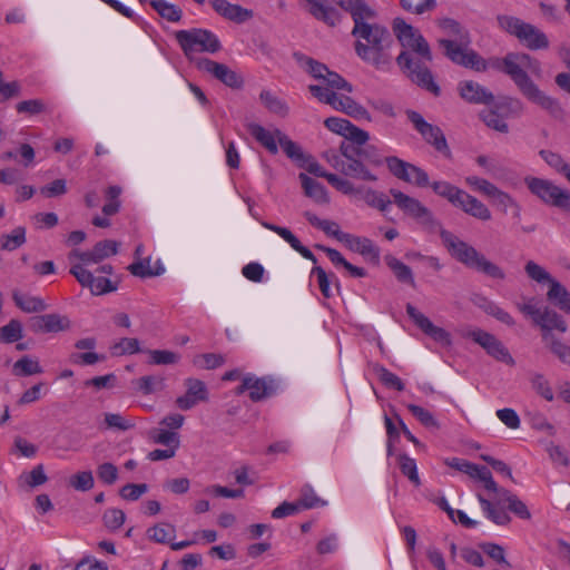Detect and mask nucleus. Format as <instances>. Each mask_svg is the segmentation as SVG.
Segmentation results:
<instances>
[{
    "instance_id": "9",
    "label": "nucleus",
    "mask_w": 570,
    "mask_h": 570,
    "mask_svg": "<svg viewBox=\"0 0 570 570\" xmlns=\"http://www.w3.org/2000/svg\"><path fill=\"white\" fill-rule=\"evenodd\" d=\"M497 21L501 30L514 36L523 46L531 50L547 49L549 47V39L544 32L517 17L501 14L498 16Z\"/></svg>"
},
{
    "instance_id": "51",
    "label": "nucleus",
    "mask_w": 570,
    "mask_h": 570,
    "mask_svg": "<svg viewBox=\"0 0 570 570\" xmlns=\"http://www.w3.org/2000/svg\"><path fill=\"white\" fill-rule=\"evenodd\" d=\"M146 353L151 365H171L180 361V354L169 350H147Z\"/></svg>"
},
{
    "instance_id": "12",
    "label": "nucleus",
    "mask_w": 570,
    "mask_h": 570,
    "mask_svg": "<svg viewBox=\"0 0 570 570\" xmlns=\"http://www.w3.org/2000/svg\"><path fill=\"white\" fill-rule=\"evenodd\" d=\"M488 108L482 112L485 125L499 132H508L507 118L522 111V102L512 97H501L498 100H490Z\"/></svg>"
},
{
    "instance_id": "61",
    "label": "nucleus",
    "mask_w": 570,
    "mask_h": 570,
    "mask_svg": "<svg viewBox=\"0 0 570 570\" xmlns=\"http://www.w3.org/2000/svg\"><path fill=\"white\" fill-rule=\"evenodd\" d=\"M104 524L110 531L118 530L126 521V514L121 509H107L102 517Z\"/></svg>"
},
{
    "instance_id": "38",
    "label": "nucleus",
    "mask_w": 570,
    "mask_h": 570,
    "mask_svg": "<svg viewBox=\"0 0 570 570\" xmlns=\"http://www.w3.org/2000/svg\"><path fill=\"white\" fill-rule=\"evenodd\" d=\"M244 391L248 392V395L253 401H259L269 395L271 386H268L266 381L262 379L245 376L243 379V384L238 387V393Z\"/></svg>"
},
{
    "instance_id": "23",
    "label": "nucleus",
    "mask_w": 570,
    "mask_h": 570,
    "mask_svg": "<svg viewBox=\"0 0 570 570\" xmlns=\"http://www.w3.org/2000/svg\"><path fill=\"white\" fill-rule=\"evenodd\" d=\"M324 125L330 131L354 144L364 145L368 140V134L351 124L347 119L330 117L325 119Z\"/></svg>"
},
{
    "instance_id": "14",
    "label": "nucleus",
    "mask_w": 570,
    "mask_h": 570,
    "mask_svg": "<svg viewBox=\"0 0 570 570\" xmlns=\"http://www.w3.org/2000/svg\"><path fill=\"white\" fill-rule=\"evenodd\" d=\"M444 464L469 475L476 483L475 493L478 491L484 493L487 490H497V482L485 466L459 458H448L444 460Z\"/></svg>"
},
{
    "instance_id": "10",
    "label": "nucleus",
    "mask_w": 570,
    "mask_h": 570,
    "mask_svg": "<svg viewBox=\"0 0 570 570\" xmlns=\"http://www.w3.org/2000/svg\"><path fill=\"white\" fill-rule=\"evenodd\" d=\"M89 267L70 265V273L81 286L89 288L92 295H104L117 291L118 281L111 277L114 269L110 264L100 265L95 273Z\"/></svg>"
},
{
    "instance_id": "18",
    "label": "nucleus",
    "mask_w": 570,
    "mask_h": 570,
    "mask_svg": "<svg viewBox=\"0 0 570 570\" xmlns=\"http://www.w3.org/2000/svg\"><path fill=\"white\" fill-rule=\"evenodd\" d=\"M248 135L254 138L267 151L275 155L278 153V145L284 132L274 126L265 127L258 122L252 121L245 125Z\"/></svg>"
},
{
    "instance_id": "41",
    "label": "nucleus",
    "mask_w": 570,
    "mask_h": 570,
    "mask_svg": "<svg viewBox=\"0 0 570 570\" xmlns=\"http://www.w3.org/2000/svg\"><path fill=\"white\" fill-rule=\"evenodd\" d=\"M357 195L371 207L379 209L382 213H386L391 207L390 198L382 191L372 188H360Z\"/></svg>"
},
{
    "instance_id": "2",
    "label": "nucleus",
    "mask_w": 570,
    "mask_h": 570,
    "mask_svg": "<svg viewBox=\"0 0 570 570\" xmlns=\"http://www.w3.org/2000/svg\"><path fill=\"white\" fill-rule=\"evenodd\" d=\"M393 31L405 49L399 57V65L409 72L411 79L419 86L438 95L439 86L425 66L431 60L429 43L413 26L403 19L396 18L393 21Z\"/></svg>"
},
{
    "instance_id": "46",
    "label": "nucleus",
    "mask_w": 570,
    "mask_h": 570,
    "mask_svg": "<svg viewBox=\"0 0 570 570\" xmlns=\"http://www.w3.org/2000/svg\"><path fill=\"white\" fill-rule=\"evenodd\" d=\"M474 304L483 309L487 314L495 317L498 321L511 326L514 324L512 316L498 306L494 302L485 297L478 296L474 298Z\"/></svg>"
},
{
    "instance_id": "1",
    "label": "nucleus",
    "mask_w": 570,
    "mask_h": 570,
    "mask_svg": "<svg viewBox=\"0 0 570 570\" xmlns=\"http://www.w3.org/2000/svg\"><path fill=\"white\" fill-rule=\"evenodd\" d=\"M299 61L302 68L317 81L309 85L308 89L320 102L357 120L370 119L367 110L351 96L352 85L342 76L311 58H302Z\"/></svg>"
},
{
    "instance_id": "56",
    "label": "nucleus",
    "mask_w": 570,
    "mask_h": 570,
    "mask_svg": "<svg viewBox=\"0 0 570 570\" xmlns=\"http://www.w3.org/2000/svg\"><path fill=\"white\" fill-rule=\"evenodd\" d=\"M23 327L20 321L11 320L7 325L0 327V342L14 343L22 338Z\"/></svg>"
},
{
    "instance_id": "64",
    "label": "nucleus",
    "mask_w": 570,
    "mask_h": 570,
    "mask_svg": "<svg viewBox=\"0 0 570 570\" xmlns=\"http://www.w3.org/2000/svg\"><path fill=\"white\" fill-rule=\"evenodd\" d=\"M279 147L284 150V153L287 155V157H289L291 159L296 161L298 165L306 157L304 155L302 148L296 142H294L292 139H289L285 132L281 139L279 145H278V148Z\"/></svg>"
},
{
    "instance_id": "54",
    "label": "nucleus",
    "mask_w": 570,
    "mask_h": 570,
    "mask_svg": "<svg viewBox=\"0 0 570 570\" xmlns=\"http://www.w3.org/2000/svg\"><path fill=\"white\" fill-rule=\"evenodd\" d=\"M26 243V229L16 227L11 233L1 236L0 246L4 250H14Z\"/></svg>"
},
{
    "instance_id": "24",
    "label": "nucleus",
    "mask_w": 570,
    "mask_h": 570,
    "mask_svg": "<svg viewBox=\"0 0 570 570\" xmlns=\"http://www.w3.org/2000/svg\"><path fill=\"white\" fill-rule=\"evenodd\" d=\"M185 394L176 399V404L180 410L187 411L200 402L208 400V390L204 382L197 379H187L185 381Z\"/></svg>"
},
{
    "instance_id": "19",
    "label": "nucleus",
    "mask_w": 570,
    "mask_h": 570,
    "mask_svg": "<svg viewBox=\"0 0 570 570\" xmlns=\"http://www.w3.org/2000/svg\"><path fill=\"white\" fill-rule=\"evenodd\" d=\"M407 117L426 142L431 144L440 153H448V145L440 128L426 122L416 111H407Z\"/></svg>"
},
{
    "instance_id": "7",
    "label": "nucleus",
    "mask_w": 570,
    "mask_h": 570,
    "mask_svg": "<svg viewBox=\"0 0 570 570\" xmlns=\"http://www.w3.org/2000/svg\"><path fill=\"white\" fill-rule=\"evenodd\" d=\"M440 28L449 35L459 36L456 40L442 39L441 46L445 50V55L455 63L462 65L474 70H484L485 62L469 47V40L465 32H462L456 21L452 19H441Z\"/></svg>"
},
{
    "instance_id": "59",
    "label": "nucleus",
    "mask_w": 570,
    "mask_h": 570,
    "mask_svg": "<svg viewBox=\"0 0 570 570\" xmlns=\"http://www.w3.org/2000/svg\"><path fill=\"white\" fill-rule=\"evenodd\" d=\"M153 8L165 19L176 22L181 17V10L166 0H151Z\"/></svg>"
},
{
    "instance_id": "3",
    "label": "nucleus",
    "mask_w": 570,
    "mask_h": 570,
    "mask_svg": "<svg viewBox=\"0 0 570 570\" xmlns=\"http://www.w3.org/2000/svg\"><path fill=\"white\" fill-rule=\"evenodd\" d=\"M503 71L510 76L523 97L539 107L556 112L559 110L558 101L542 91L528 76L542 77L541 63L538 59L519 52L508 53L503 60Z\"/></svg>"
},
{
    "instance_id": "58",
    "label": "nucleus",
    "mask_w": 570,
    "mask_h": 570,
    "mask_svg": "<svg viewBox=\"0 0 570 570\" xmlns=\"http://www.w3.org/2000/svg\"><path fill=\"white\" fill-rule=\"evenodd\" d=\"M540 156L551 168L563 174L570 181V165H568L559 154L550 150H541Z\"/></svg>"
},
{
    "instance_id": "21",
    "label": "nucleus",
    "mask_w": 570,
    "mask_h": 570,
    "mask_svg": "<svg viewBox=\"0 0 570 570\" xmlns=\"http://www.w3.org/2000/svg\"><path fill=\"white\" fill-rule=\"evenodd\" d=\"M410 318L420 327L429 337H431L439 346L450 347L452 344L451 335L444 328L433 324L424 314L413 306H407Z\"/></svg>"
},
{
    "instance_id": "52",
    "label": "nucleus",
    "mask_w": 570,
    "mask_h": 570,
    "mask_svg": "<svg viewBox=\"0 0 570 570\" xmlns=\"http://www.w3.org/2000/svg\"><path fill=\"white\" fill-rule=\"evenodd\" d=\"M531 387L546 401L552 402L554 393L549 380L541 373H532L530 376Z\"/></svg>"
},
{
    "instance_id": "47",
    "label": "nucleus",
    "mask_w": 570,
    "mask_h": 570,
    "mask_svg": "<svg viewBox=\"0 0 570 570\" xmlns=\"http://www.w3.org/2000/svg\"><path fill=\"white\" fill-rule=\"evenodd\" d=\"M464 183L468 187H470L473 191H476L491 200L493 196L499 190V187L491 183L490 180L479 177L476 175H468L464 178Z\"/></svg>"
},
{
    "instance_id": "16",
    "label": "nucleus",
    "mask_w": 570,
    "mask_h": 570,
    "mask_svg": "<svg viewBox=\"0 0 570 570\" xmlns=\"http://www.w3.org/2000/svg\"><path fill=\"white\" fill-rule=\"evenodd\" d=\"M118 252V244L114 240H102L97 243L91 250L73 249L68 255V261L71 266H91L99 264L105 258L116 255Z\"/></svg>"
},
{
    "instance_id": "27",
    "label": "nucleus",
    "mask_w": 570,
    "mask_h": 570,
    "mask_svg": "<svg viewBox=\"0 0 570 570\" xmlns=\"http://www.w3.org/2000/svg\"><path fill=\"white\" fill-rule=\"evenodd\" d=\"M216 13L223 18L240 23L252 18V11L227 0L209 1Z\"/></svg>"
},
{
    "instance_id": "40",
    "label": "nucleus",
    "mask_w": 570,
    "mask_h": 570,
    "mask_svg": "<svg viewBox=\"0 0 570 570\" xmlns=\"http://www.w3.org/2000/svg\"><path fill=\"white\" fill-rule=\"evenodd\" d=\"M490 202L503 214L511 213L514 217H520L521 215L520 204L510 194L500 188Z\"/></svg>"
},
{
    "instance_id": "43",
    "label": "nucleus",
    "mask_w": 570,
    "mask_h": 570,
    "mask_svg": "<svg viewBox=\"0 0 570 570\" xmlns=\"http://www.w3.org/2000/svg\"><path fill=\"white\" fill-rule=\"evenodd\" d=\"M474 304L483 309L487 314L495 317L498 321L511 326L514 324L512 316L498 306L494 302L485 297L478 296L474 298Z\"/></svg>"
},
{
    "instance_id": "26",
    "label": "nucleus",
    "mask_w": 570,
    "mask_h": 570,
    "mask_svg": "<svg viewBox=\"0 0 570 570\" xmlns=\"http://www.w3.org/2000/svg\"><path fill=\"white\" fill-rule=\"evenodd\" d=\"M341 243L352 252L361 254L367 261H377L380 253L374 243L361 236L346 234L341 236Z\"/></svg>"
},
{
    "instance_id": "30",
    "label": "nucleus",
    "mask_w": 570,
    "mask_h": 570,
    "mask_svg": "<svg viewBox=\"0 0 570 570\" xmlns=\"http://www.w3.org/2000/svg\"><path fill=\"white\" fill-rule=\"evenodd\" d=\"M547 299L558 309L570 314V292L557 278L547 287Z\"/></svg>"
},
{
    "instance_id": "63",
    "label": "nucleus",
    "mask_w": 570,
    "mask_h": 570,
    "mask_svg": "<svg viewBox=\"0 0 570 570\" xmlns=\"http://www.w3.org/2000/svg\"><path fill=\"white\" fill-rule=\"evenodd\" d=\"M69 484L77 491H89L95 484L94 475L90 471H81L69 479Z\"/></svg>"
},
{
    "instance_id": "5",
    "label": "nucleus",
    "mask_w": 570,
    "mask_h": 570,
    "mask_svg": "<svg viewBox=\"0 0 570 570\" xmlns=\"http://www.w3.org/2000/svg\"><path fill=\"white\" fill-rule=\"evenodd\" d=\"M476 499L482 514L497 525H507L511 521L508 511L501 507V503H507L508 509L520 519L529 520L531 518V513L525 503L498 484L497 490H487L484 493L478 491Z\"/></svg>"
},
{
    "instance_id": "50",
    "label": "nucleus",
    "mask_w": 570,
    "mask_h": 570,
    "mask_svg": "<svg viewBox=\"0 0 570 570\" xmlns=\"http://www.w3.org/2000/svg\"><path fill=\"white\" fill-rule=\"evenodd\" d=\"M150 438L157 444H161L176 450H178L180 445L178 433L170 431L161 425L150 432Z\"/></svg>"
},
{
    "instance_id": "33",
    "label": "nucleus",
    "mask_w": 570,
    "mask_h": 570,
    "mask_svg": "<svg viewBox=\"0 0 570 570\" xmlns=\"http://www.w3.org/2000/svg\"><path fill=\"white\" fill-rule=\"evenodd\" d=\"M261 225L277 234L284 242H286L295 252L299 253L306 259H314L313 253L303 246L298 238L286 227H282L275 224H271L268 222H261Z\"/></svg>"
},
{
    "instance_id": "22",
    "label": "nucleus",
    "mask_w": 570,
    "mask_h": 570,
    "mask_svg": "<svg viewBox=\"0 0 570 570\" xmlns=\"http://www.w3.org/2000/svg\"><path fill=\"white\" fill-rule=\"evenodd\" d=\"M196 67L200 71L209 73L228 87L237 88L243 83L242 77L227 65L219 63L210 59H199L196 61Z\"/></svg>"
},
{
    "instance_id": "62",
    "label": "nucleus",
    "mask_w": 570,
    "mask_h": 570,
    "mask_svg": "<svg viewBox=\"0 0 570 570\" xmlns=\"http://www.w3.org/2000/svg\"><path fill=\"white\" fill-rule=\"evenodd\" d=\"M224 363V357L219 354H199L193 358V364L200 370H213Z\"/></svg>"
},
{
    "instance_id": "8",
    "label": "nucleus",
    "mask_w": 570,
    "mask_h": 570,
    "mask_svg": "<svg viewBox=\"0 0 570 570\" xmlns=\"http://www.w3.org/2000/svg\"><path fill=\"white\" fill-rule=\"evenodd\" d=\"M441 238L450 254L459 262L492 278H504V272L498 265L487 259L471 245L445 230L441 233Z\"/></svg>"
},
{
    "instance_id": "45",
    "label": "nucleus",
    "mask_w": 570,
    "mask_h": 570,
    "mask_svg": "<svg viewBox=\"0 0 570 570\" xmlns=\"http://www.w3.org/2000/svg\"><path fill=\"white\" fill-rule=\"evenodd\" d=\"M474 304L483 309L487 314L495 317L498 321L511 326L514 324L512 316L498 306L494 302L485 297L478 296L474 298Z\"/></svg>"
},
{
    "instance_id": "32",
    "label": "nucleus",
    "mask_w": 570,
    "mask_h": 570,
    "mask_svg": "<svg viewBox=\"0 0 570 570\" xmlns=\"http://www.w3.org/2000/svg\"><path fill=\"white\" fill-rule=\"evenodd\" d=\"M328 163L335 169L341 170L345 175L368 181H375L377 179V177L358 160H352L347 166H345L338 156H334L328 158Z\"/></svg>"
},
{
    "instance_id": "37",
    "label": "nucleus",
    "mask_w": 570,
    "mask_h": 570,
    "mask_svg": "<svg viewBox=\"0 0 570 570\" xmlns=\"http://www.w3.org/2000/svg\"><path fill=\"white\" fill-rule=\"evenodd\" d=\"M16 305L26 313L42 312L48 307V304L39 296L14 291L12 294Z\"/></svg>"
},
{
    "instance_id": "25",
    "label": "nucleus",
    "mask_w": 570,
    "mask_h": 570,
    "mask_svg": "<svg viewBox=\"0 0 570 570\" xmlns=\"http://www.w3.org/2000/svg\"><path fill=\"white\" fill-rule=\"evenodd\" d=\"M336 4L343 10L351 13L354 28L368 27L370 23L376 17V11L371 8L364 0H334Z\"/></svg>"
},
{
    "instance_id": "35",
    "label": "nucleus",
    "mask_w": 570,
    "mask_h": 570,
    "mask_svg": "<svg viewBox=\"0 0 570 570\" xmlns=\"http://www.w3.org/2000/svg\"><path fill=\"white\" fill-rule=\"evenodd\" d=\"M129 272L138 277H154L165 273V266L160 259L151 261L150 256H147L140 261H134L128 266Z\"/></svg>"
},
{
    "instance_id": "60",
    "label": "nucleus",
    "mask_w": 570,
    "mask_h": 570,
    "mask_svg": "<svg viewBox=\"0 0 570 570\" xmlns=\"http://www.w3.org/2000/svg\"><path fill=\"white\" fill-rule=\"evenodd\" d=\"M174 533L175 528L167 523H159L147 530L148 538L159 543L168 542Z\"/></svg>"
},
{
    "instance_id": "48",
    "label": "nucleus",
    "mask_w": 570,
    "mask_h": 570,
    "mask_svg": "<svg viewBox=\"0 0 570 570\" xmlns=\"http://www.w3.org/2000/svg\"><path fill=\"white\" fill-rule=\"evenodd\" d=\"M145 352L140 342L134 337H122L110 345V353L114 356L131 355Z\"/></svg>"
},
{
    "instance_id": "17",
    "label": "nucleus",
    "mask_w": 570,
    "mask_h": 570,
    "mask_svg": "<svg viewBox=\"0 0 570 570\" xmlns=\"http://www.w3.org/2000/svg\"><path fill=\"white\" fill-rule=\"evenodd\" d=\"M386 165L396 178L407 184L416 187H426L429 185V175L420 167L397 157H387Z\"/></svg>"
},
{
    "instance_id": "11",
    "label": "nucleus",
    "mask_w": 570,
    "mask_h": 570,
    "mask_svg": "<svg viewBox=\"0 0 570 570\" xmlns=\"http://www.w3.org/2000/svg\"><path fill=\"white\" fill-rule=\"evenodd\" d=\"M176 39L188 59L195 62L198 60L196 55L202 52L214 53L220 47L218 38L205 29L178 31Z\"/></svg>"
},
{
    "instance_id": "57",
    "label": "nucleus",
    "mask_w": 570,
    "mask_h": 570,
    "mask_svg": "<svg viewBox=\"0 0 570 570\" xmlns=\"http://www.w3.org/2000/svg\"><path fill=\"white\" fill-rule=\"evenodd\" d=\"M399 465L402 473L415 485H421V480L419 476L417 465L414 459L410 458L406 454L399 455Z\"/></svg>"
},
{
    "instance_id": "15",
    "label": "nucleus",
    "mask_w": 570,
    "mask_h": 570,
    "mask_svg": "<svg viewBox=\"0 0 570 570\" xmlns=\"http://www.w3.org/2000/svg\"><path fill=\"white\" fill-rule=\"evenodd\" d=\"M390 194L394 204L406 216L415 219L419 224L431 227L434 225L432 212L424 206L419 199L411 197L399 189H391Z\"/></svg>"
},
{
    "instance_id": "53",
    "label": "nucleus",
    "mask_w": 570,
    "mask_h": 570,
    "mask_svg": "<svg viewBox=\"0 0 570 570\" xmlns=\"http://www.w3.org/2000/svg\"><path fill=\"white\" fill-rule=\"evenodd\" d=\"M263 105L273 114L285 117L288 114V106L284 100L275 96L271 91H263L261 94Z\"/></svg>"
},
{
    "instance_id": "49",
    "label": "nucleus",
    "mask_w": 570,
    "mask_h": 570,
    "mask_svg": "<svg viewBox=\"0 0 570 570\" xmlns=\"http://www.w3.org/2000/svg\"><path fill=\"white\" fill-rule=\"evenodd\" d=\"M12 372L17 376H30L41 374L43 368L37 358L22 356L13 364Z\"/></svg>"
},
{
    "instance_id": "34",
    "label": "nucleus",
    "mask_w": 570,
    "mask_h": 570,
    "mask_svg": "<svg viewBox=\"0 0 570 570\" xmlns=\"http://www.w3.org/2000/svg\"><path fill=\"white\" fill-rule=\"evenodd\" d=\"M304 194L311 198L314 203L320 205H326L330 203V196L326 188L314 178L305 173L298 175Z\"/></svg>"
},
{
    "instance_id": "36",
    "label": "nucleus",
    "mask_w": 570,
    "mask_h": 570,
    "mask_svg": "<svg viewBox=\"0 0 570 570\" xmlns=\"http://www.w3.org/2000/svg\"><path fill=\"white\" fill-rule=\"evenodd\" d=\"M459 89L461 97L470 102L489 104L492 99L491 94L473 81H462Z\"/></svg>"
},
{
    "instance_id": "4",
    "label": "nucleus",
    "mask_w": 570,
    "mask_h": 570,
    "mask_svg": "<svg viewBox=\"0 0 570 570\" xmlns=\"http://www.w3.org/2000/svg\"><path fill=\"white\" fill-rule=\"evenodd\" d=\"M518 308L541 327L543 331V341L547 343L552 354L563 364L570 366V345L556 338L551 334L552 331H559L561 333L567 331V324L563 317L535 297L523 298V301L518 304Z\"/></svg>"
},
{
    "instance_id": "44",
    "label": "nucleus",
    "mask_w": 570,
    "mask_h": 570,
    "mask_svg": "<svg viewBox=\"0 0 570 570\" xmlns=\"http://www.w3.org/2000/svg\"><path fill=\"white\" fill-rule=\"evenodd\" d=\"M474 304L483 309L487 314L495 317L498 321L511 326L514 324L512 316L498 306L494 302L485 297L478 296L474 298Z\"/></svg>"
},
{
    "instance_id": "6",
    "label": "nucleus",
    "mask_w": 570,
    "mask_h": 570,
    "mask_svg": "<svg viewBox=\"0 0 570 570\" xmlns=\"http://www.w3.org/2000/svg\"><path fill=\"white\" fill-rule=\"evenodd\" d=\"M356 38L355 51L366 62L380 66L389 60L391 37L389 31L379 24L353 28Z\"/></svg>"
},
{
    "instance_id": "20",
    "label": "nucleus",
    "mask_w": 570,
    "mask_h": 570,
    "mask_svg": "<svg viewBox=\"0 0 570 570\" xmlns=\"http://www.w3.org/2000/svg\"><path fill=\"white\" fill-rule=\"evenodd\" d=\"M470 336L495 360L508 365L514 364V358L511 356L508 348L492 334L482 330H475L470 333Z\"/></svg>"
},
{
    "instance_id": "31",
    "label": "nucleus",
    "mask_w": 570,
    "mask_h": 570,
    "mask_svg": "<svg viewBox=\"0 0 570 570\" xmlns=\"http://www.w3.org/2000/svg\"><path fill=\"white\" fill-rule=\"evenodd\" d=\"M32 327L36 332L56 333L69 327V320L59 314H46L33 318Z\"/></svg>"
},
{
    "instance_id": "39",
    "label": "nucleus",
    "mask_w": 570,
    "mask_h": 570,
    "mask_svg": "<svg viewBox=\"0 0 570 570\" xmlns=\"http://www.w3.org/2000/svg\"><path fill=\"white\" fill-rule=\"evenodd\" d=\"M524 272L528 278L540 287H548L556 279L546 267L534 261L525 263Z\"/></svg>"
},
{
    "instance_id": "13",
    "label": "nucleus",
    "mask_w": 570,
    "mask_h": 570,
    "mask_svg": "<svg viewBox=\"0 0 570 570\" xmlns=\"http://www.w3.org/2000/svg\"><path fill=\"white\" fill-rule=\"evenodd\" d=\"M524 183L530 193L546 205L560 208L570 207V191L556 185L553 181L541 177L528 176L524 178Z\"/></svg>"
},
{
    "instance_id": "29",
    "label": "nucleus",
    "mask_w": 570,
    "mask_h": 570,
    "mask_svg": "<svg viewBox=\"0 0 570 570\" xmlns=\"http://www.w3.org/2000/svg\"><path fill=\"white\" fill-rule=\"evenodd\" d=\"M308 12L317 20L328 26H336L341 21L340 12L330 6L326 0H304Z\"/></svg>"
},
{
    "instance_id": "28",
    "label": "nucleus",
    "mask_w": 570,
    "mask_h": 570,
    "mask_svg": "<svg viewBox=\"0 0 570 570\" xmlns=\"http://www.w3.org/2000/svg\"><path fill=\"white\" fill-rule=\"evenodd\" d=\"M455 207L462 209L465 214L483 222L490 220L492 218V213L489 207L480 199L466 191H463Z\"/></svg>"
},
{
    "instance_id": "42",
    "label": "nucleus",
    "mask_w": 570,
    "mask_h": 570,
    "mask_svg": "<svg viewBox=\"0 0 570 570\" xmlns=\"http://www.w3.org/2000/svg\"><path fill=\"white\" fill-rule=\"evenodd\" d=\"M428 186H430L436 195L448 199V202L453 206H456L460 197L464 191L463 189L445 180H434L432 183L429 181Z\"/></svg>"
},
{
    "instance_id": "55",
    "label": "nucleus",
    "mask_w": 570,
    "mask_h": 570,
    "mask_svg": "<svg viewBox=\"0 0 570 570\" xmlns=\"http://www.w3.org/2000/svg\"><path fill=\"white\" fill-rule=\"evenodd\" d=\"M149 491L146 483H127L119 489V497L127 502L138 501L142 495Z\"/></svg>"
}]
</instances>
